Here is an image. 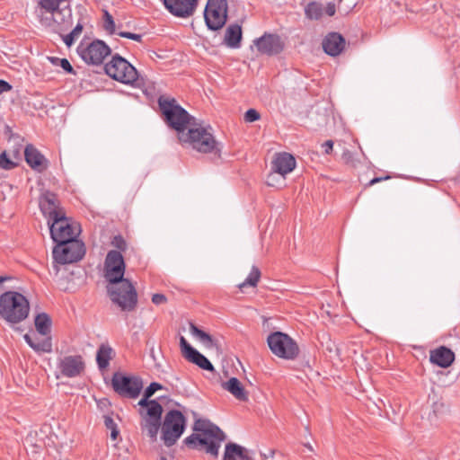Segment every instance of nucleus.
<instances>
[{
  "label": "nucleus",
  "instance_id": "1",
  "mask_svg": "<svg viewBox=\"0 0 460 460\" xmlns=\"http://www.w3.org/2000/svg\"><path fill=\"white\" fill-rule=\"evenodd\" d=\"M192 429L194 433L187 437L183 443L189 448L204 451L213 458H217L221 443L226 439V433L206 419H197Z\"/></svg>",
  "mask_w": 460,
  "mask_h": 460
},
{
  "label": "nucleus",
  "instance_id": "2",
  "mask_svg": "<svg viewBox=\"0 0 460 460\" xmlns=\"http://www.w3.org/2000/svg\"><path fill=\"white\" fill-rule=\"evenodd\" d=\"M179 141L189 145L194 150L202 154H213L221 156L222 145L214 137L211 126L203 127L195 121L188 131L181 133Z\"/></svg>",
  "mask_w": 460,
  "mask_h": 460
},
{
  "label": "nucleus",
  "instance_id": "3",
  "mask_svg": "<svg viewBox=\"0 0 460 460\" xmlns=\"http://www.w3.org/2000/svg\"><path fill=\"white\" fill-rule=\"evenodd\" d=\"M159 109L165 123L178 133V138L184 133L187 128L195 124L196 119L182 108L174 98L160 96L158 99Z\"/></svg>",
  "mask_w": 460,
  "mask_h": 460
},
{
  "label": "nucleus",
  "instance_id": "4",
  "mask_svg": "<svg viewBox=\"0 0 460 460\" xmlns=\"http://www.w3.org/2000/svg\"><path fill=\"white\" fill-rule=\"evenodd\" d=\"M30 305L21 293L6 291L0 296V316L10 323H18L27 318Z\"/></svg>",
  "mask_w": 460,
  "mask_h": 460
},
{
  "label": "nucleus",
  "instance_id": "5",
  "mask_svg": "<svg viewBox=\"0 0 460 460\" xmlns=\"http://www.w3.org/2000/svg\"><path fill=\"white\" fill-rule=\"evenodd\" d=\"M106 290L111 301L121 311L132 312L137 305V293L128 279H122L116 284L106 285Z\"/></svg>",
  "mask_w": 460,
  "mask_h": 460
},
{
  "label": "nucleus",
  "instance_id": "6",
  "mask_svg": "<svg viewBox=\"0 0 460 460\" xmlns=\"http://www.w3.org/2000/svg\"><path fill=\"white\" fill-rule=\"evenodd\" d=\"M103 68L107 75L124 84L134 85L139 77L136 67L119 54L112 56Z\"/></svg>",
  "mask_w": 460,
  "mask_h": 460
},
{
  "label": "nucleus",
  "instance_id": "7",
  "mask_svg": "<svg viewBox=\"0 0 460 460\" xmlns=\"http://www.w3.org/2000/svg\"><path fill=\"white\" fill-rule=\"evenodd\" d=\"M267 344L275 356L287 360H294L300 349L296 341L282 332H273L267 337Z\"/></svg>",
  "mask_w": 460,
  "mask_h": 460
},
{
  "label": "nucleus",
  "instance_id": "8",
  "mask_svg": "<svg viewBox=\"0 0 460 460\" xmlns=\"http://www.w3.org/2000/svg\"><path fill=\"white\" fill-rule=\"evenodd\" d=\"M186 428V418L178 410L169 411L164 418L161 438L168 447L173 446L183 434Z\"/></svg>",
  "mask_w": 460,
  "mask_h": 460
},
{
  "label": "nucleus",
  "instance_id": "9",
  "mask_svg": "<svg viewBox=\"0 0 460 460\" xmlns=\"http://www.w3.org/2000/svg\"><path fill=\"white\" fill-rule=\"evenodd\" d=\"M49 225L54 243L75 240L81 233L80 224L66 217L65 213L52 219Z\"/></svg>",
  "mask_w": 460,
  "mask_h": 460
},
{
  "label": "nucleus",
  "instance_id": "10",
  "mask_svg": "<svg viewBox=\"0 0 460 460\" xmlns=\"http://www.w3.org/2000/svg\"><path fill=\"white\" fill-rule=\"evenodd\" d=\"M143 380L137 376H128L115 372L111 377L113 391L120 397L136 399L143 389Z\"/></svg>",
  "mask_w": 460,
  "mask_h": 460
},
{
  "label": "nucleus",
  "instance_id": "11",
  "mask_svg": "<svg viewBox=\"0 0 460 460\" xmlns=\"http://www.w3.org/2000/svg\"><path fill=\"white\" fill-rule=\"evenodd\" d=\"M52 255L56 262L68 264L79 261L85 254L84 243L78 239L56 243Z\"/></svg>",
  "mask_w": 460,
  "mask_h": 460
},
{
  "label": "nucleus",
  "instance_id": "12",
  "mask_svg": "<svg viewBox=\"0 0 460 460\" xmlns=\"http://www.w3.org/2000/svg\"><path fill=\"white\" fill-rule=\"evenodd\" d=\"M42 26L62 36L73 24L72 9L69 3L63 4L49 15L43 16L40 22Z\"/></svg>",
  "mask_w": 460,
  "mask_h": 460
},
{
  "label": "nucleus",
  "instance_id": "13",
  "mask_svg": "<svg viewBox=\"0 0 460 460\" xmlns=\"http://www.w3.org/2000/svg\"><path fill=\"white\" fill-rule=\"evenodd\" d=\"M227 8L226 0L208 1L204 10V19L209 30L218 31L223 28L227 20Z\"/></svg>",
  "mask_w": 460,
  "mask_h": 460
},
{
  "label": "nucleus",
  "instance_id": "14",
  "mask_svg": "<svg viewBox=\"0 0 460 460\" xmlns=\"http://www.w3.org/2000/svg\"><path fill=\"white\" fill-rule=\"evenodd\" d=\"M77 53L86 64L101 65L111 55V49L103 40H94L87 45L80 43Z\"/></svg>",
  "mask_w": 460,
  "mask_h": 460
},
{
  "label": "nucleus",
  "instance_id": "15",
  "mask_svg": "<svg viewBox=\"0 0 460 460\" xmlns=\"http://www.w3.org/2000/svg\"><path fill=\"white\" fill-rule=\"evenodd\" d=\"M125 269L126 265L121 252L116 250L110 251L106 255L103 269L107 285L116 284L126 279L124 278Z\"/></svg>",
  "mask_w": 460,
  "mask_h": 460
},
{
  "label": "nucleus",
  "instance_id": "16",
  "mask_svg": "<svg viewBox=\"0 0 460 460\" xmlns=\"http://www.w3.org/2000/svg\"><path fill=\"white\" fill-rule=\"evenodd\" d=\"M57 368L62 376L75 378L84 374L85 362L81 355H66L58 358Z\"/></svg>",
  "mask_w": 460,
  "mask_h": 460
},
{
  "label": "nucleus",
  "instance_id": "17",
  "mask_svg": "<svg viewBox=\"0 0 460 460\" xmlns=\"http://www.w3.org/2000/svg\"><path fill=\"white\" fill-rule=\"evenodd\" d=\"M253 42L258 51L267 56L279 54L285 46L280 36L271 33H264L261 37L254 40Z\"/></svg>",
  "mask_w": 460,
  "mask_h": 460
},
{
  "label": "nucleus",
  "instance_id": "18",
  "mask_svg": "<svg viewBox=\"0 0 460 460\" xmlns=\"http://www.w3.org/2000/svg\"><path fill=\"white\" fill-rule=\"evenodd\" d=\"M140 415L143 417L141 427L142 429L146 432V435L152 441H155L159 429H162L161 419L163 410H158L156 407H153L150 410V414H144V411H139Z\"/></svg>",
  "mask_w": 460,
  "mask_h": 460
},
{
  "label": "nucleus",
  "instance_id": "19",
  "mask_svg": "<svg viewBox=\"0 0 460 460\" xmlns=\"http://www.w3.org/2000/svg\"><path fill=\"white\" fill-rule=\"evenodd\" d=\"M39 203L41 212L49 218L48 223H50L52 219L65 213L60 207L58 196L49 190H45L41 193Z\"/></svg>",
  "mask_w": 460,
  "mask_h": 460
},
{
  "label": "nucleus",
  "instance_id": "20",
  "mask_svg": "<svg viewBox=\"0 0 460 460\" xmlns=\"http://www.w3.org/2000/svg\"><path fill=\"white\" fill-rule=\"evenodd\" d=\"M180 347L183 357L190 362L199 366L204 370L214 372L215 368L211 362L199 351L194 349L183 337H180Z\"/></svg>",
  "mask_w": 460,
  "mask_h": 460
},
{
  "label": "nucleus",
  "instance_id": "21",
  "mask_svg": "<svg viewBox=\"0 0 460 460\" xmlns=\"http://www.w3.org/2000/svg\"><path fill=\"white\" fill-rule=\"evenodd\" d=\"M164 4L172 15L187 18L195 12L198 0H164Z\"/></svg>",
  "mask_w": 460,
  "mask_h": 460
},
{
  "label": "nucleus",
  "instance_id": "22",
  "mask_svg": "<svg viewBox=\"0 0 460 460\" xmlns=\"http://www.w3.org/2000/svg\"><path fill=\"white\" fill-rule=\"evenodd\" d=\"M23 153L25 161L31 169L41 172L48 168V160L33 145L28 144Z\"/></svg>",
  "mask_w": 460,
  "mask_h": 460
},
{
  "label": "nucleus",
  "instance_id": "23",
  "mask_svg": "<svg viewBox=\"0 0 460 460\" xmlns=\"http://www.w3.org/2000/svg\"><path fill=\"white\" fill-rule=\"evenodd\" d=\"M345 39L338 32H330L322 42L324 52L332 57L341 54L345 48Z\"/></svg>",
  "mask_w": 460,
  "mask_h": 460
},
{
  "label": "nucleus",
  "instance_id": "24",
  "mask_svg": "<svg viewBox=\"0 0 460 460\" xmlns=\"http://www.w3.org/2000/svg\"><path fill=\"white\" fill-rule=\"evenodd\" d=\"M296 167V160L294 156L288 153H279L272 161L271 170L281 175L283 178L286 174L291 172Z\"/></svg>",
  "mask_w": 460,
  "mask_h": 460
},
{
  "label": "nucleus",
  "instance_id": "25",
  "mask_svg": "<svg viewBox=\"0 0 460 460\" xmlns=\"http://www.w3.org/2000/svg\"><path fill=\"white\" fill-rule=\"evenodd\" d=\"M254 460L252 451L236 443L229 442L225 447L222 460Z\"/></svg>",
  "mask_w": 460,
  "mask_h": 460
},
{
  "label": "nucleus",
  "instance_id": "26",
  "mask_svg": "<svg viewBox=\"0 0 460 460\" xmlns=\"http://www.w3.org/2000/svg\"><path fill=\"white\" fill-rule=\"evenodd\" d=\"M430 362L443 368H447L451 366L455 360V353L445 346L430 351L429 355Z\"/></svg>",
  "mask_w": 460,
  "mask_h": 460
},
{
  "label": "nucleus",
  "instance_id": "27",
  "mask_svg": "<svg viewBox=\"0 0 460 460\" xmlns=\"http://www.w3.org/2000/svg\"><path fill=\"white\" fill-rule=\"evenodd\" d=\"M243 38L242 27L237 24H230L225 33L224 43L231 49H238Z\"/></svg>",
  "mask_w": 460,
  "mask_h": 460
},
{
  "label": "nucleus",
  "instance_id": "28",
  "mask_svg": "<svg viewBox=\"0 0 460 460\" xmlns=\"http://www.w3.org/2000/svg\"><path fill=\"white\" fill-rule=\"evenodd\" d=\"M68 4L67 0H40L38 2V7L36 10L39 21H41L43 16H48L53 13L56 10L61 7L63 4Z\"/></svg>",
  "mask_w": 460,
  "mask_h": 460
},
{
  "label": "nucleus",
  "instance_id": "29",
  "mask_svg": "<svg viewBox=\"0 0 460 460\" xmlns=\"http://www.w3.org/2000/svg\"><path fill=\"white\" fill-rule=\"evenodd\" d=\"M223 388L233 394L237 400L241 402L248 401V393L245 391L243 385L236 377H231L227 382L223 383Z\"/></svg>",
  "mask_w": 460,
  "mask_h": 460
},
{
  "label": "nucleus",
  "instance_id": "30",
  "mask_svg": "<svg viewBox=\"0 0 460 460\" xmlns=\"http://www.w3.org/2000/svg\"><path fill=\"white\" fill-rule=\"evenodd\" d=\"M27 344L36 352H51L52 351V342L50 337H46L44 339L33 338L29 333H26L23 336Z\"/></svg>",
  "mask_w": 460,
  "mask_h": 460
},
{
  "label": "nucleus",
  "instance_id": "31",
  "mask_svg": "<svg viewBox=\"0 0 460 460\" xmlns=\"http://www.w3.org/2000/svg\"><path fill=\"white\" fill-rule=\"evenodd\" d=\"M113 356V349L108 343H102L96 352V362L99 369H106Z\"/></svg>",
  "mask_w": 460,
  "mask_h": 460
},
{
  "label": "nucleus",
  "instance_id": "32",
  "mask_svg": "<svg viewBox=\"0 0 460 460\" xmlns=\"http://www.w3.org/2000/svg\"><path fill=\"white\" fill-rule=\"evenodd\" d=\"M51 323L52 321L49 315L46 313H40L37 314L34 320V324L37 332L43 336H47L48 334L50 333Z\"/></svg>",
  "mask_w": 460,
  "mask_h": 460
},
{
  "label": "nucleus",
  "instance_id": "33",
  "mask_svg": "<svg viewBox=\"0 0 460 460\" xmlns=\"http://www.w3.org/2000/svg\"><path fill=\"white\" fill-rule=\"evenodd\" d=\"M5 135H8L9 152L14 158H19L22 149L23 138L13 132H5Z\"/></svg>",
  "mask_w": 460,
  "mask_h": 460
},
{
  "label": "nucleus",
  "instance_id": "34",
  "mask_svg": "<svg viewBox=\"0 0 460 460\" xmlns=\"http://www.w3.org/2000/svg\"><path fill=\"white\" fill-rule=\"evenodd\" d=\"M190 331L192 335L197 337L208 348L217 346V341L210 334L197 327L193 323H190Z\"/></svg>",
  "mask_w": 460,
  "mask_h": 460
},
{
  "label": "nucleus",
  "instance_id": "35",
  "mask_svg": "<svg viewBox=\"0 0 460 460\" xmlns=\"http://www.w3.org/2000/svg\"><path fill=\"white\" fill-rule=\"evenodd\" d=\"M190 331L192 335L197 337L208 348L217 346V341L210 334L197 327L193 323H190Z\"/></svg>",
  "mask_w": 460,
  "mask_h": 460
},
{
  "label": "nucleus",
  "instance_id": "36",
  "mask_svg": "<svg viewBox=\"0 0 460 460\" xmlns=\"http://www.w3.org/2000/svg\"><path fill=\"white\" fill-rule=\"evenodd\" d=\"M323 8L321 3L313 1L305 7V14L309 20H319L323 16Z\"/></svg>",
  "mask_w": 460,
  "mask_h": 460
},
{
  "label": "nucleus",
  "instance_id": "37",
  "mask_svg": "<svg viewBox=\"0 0 460 460\" xmlns=\"http://www.w3.org/2000/svg\"><path fill=\"white\" fill-rule=\"evenodd\" d=\"M261 273L258 267L252 266L250 274L243 282L238 285L239 289L243 290L245 287L250 286L255 288L260 281Z\"/></svg>",
  "mask_w": 460,
  "mask_h": 460
},
{
  "label": "nucleus",
  "instance_id": "38",
  "mask_svg": "<svg viewBox=\"0 0 460 460\" xmlns=\"http://www.w3.org/2000/svg\"><path fill=\"white\" fill-rule=\"evenodd\" d=\"M49 61L55 66H60L66 73L75 75L72 65L66 58H60L58 57H48Z\"/></svg>",
  "mask_w": 460,
  "mask_h": 460
},
{
  "label": "nucleus",
  "instance_id": "39",
  "mask_svg": "<svg viewBox=\"0 0 460 460\" xmlns=\"http://www.w3.org/2000/svg\"><path fill=\"white\" fill-rule=\"evenodd\" d=\"M83 29H84L83 24L77 23L76 26L71 31L70 33H68L66 35L62 34L61 37H62L65 44L67 47H71L73 45V43L75 42V39L78 38L80 36V34L82 33Z\"/></svg>",
  "mask_w": 460,
  "mask_h": 460
},
{
  "label": "nucleus",
  "instance_id": "40",
  "mask_svg": "<svg viewBox=\"0 0 460 460\" xmlns=\"http://www.w3.org/2000/svg\"><path fill=\"white\" fill-rule=\"evenodd\" d=\"M150 398H151L150 396L143 394L142 399L137 403L141 408H146V412H144V414H146V415L150 414V410L153 407H156V408H158V410L159 409L163 410L162 405L156 400H150Z\"/></svg>",
  "mask_w": 460,
  "mask_h": 460
},
{
  "label": "nucleus",
  "instance_id": "41",
  "mask_svg": "<svg viewBox=\"0 0 460 460\" xmlns=\"http://www.w3.org/2000/svg\"><path fill=\"white\" fill-rule=\"evenodd\" d=\"M103 420L105 427L111 430V439L116 440L119 434V431L113 418L111 415H104Z\"/></svg>",
  "mask_w": 460,
  "mask_h": 460
},
{
  "label": "nucleus",
  "instance_id": "42",
  "mask_svg": "<svg viewBox=\"0 0 460 460\" xmlns=\"http://www.w3.org/2000/svg\"><path fill=\"white\" fill-rule=\"evenodd\" d=\"M17 163L11 160L7 155L6 152L4 151L0 154V168L4 170H12L17 166Z\"/></svg>",
  "mask_w": 460,
  "mask_h": 460
},
{
  "label": "nucleus",
  "instance_id": "43",
  "mask_svg": "<svg viewBox=\"0 0 460 460\" xmlns=\"http://www.w3.org/2000/svg\"><path fill=\"white\" fill-rule=\"evenodd\" d=\"M103 17H104V23H103L104 30L108 33L113 34L115 32V22H114L113 17L111 16V14L109 13L108 11H104Z\"/></svg>",
  "mask_w": 460,
  "mask_h": 460
},
{
  "label": "nucleus",
  "instance_id": "44",
  "mask_svg": "<svg viewBox=\"0 0 460 460\" xmlns=\"http://www.w3.org/2000/svg\"><path fill=\"white\" fill-rule=\"evenodd\" d=\"M163 388H164V386L161 384L156 383V382H152L146 388V390L144 391V394L146 395H148V396L152 397L156 391L162 390Z\"/></svg>",
  "mask_w": 460,
  "mask_h": 460
},
{
  "label": "nucleus",
  "instance_id": "45",
  "mask_svg": "<svg viewBox=\"0 0 460 460\" xmlns=\"http://www.w3.org/2000/svg\"><path fill=\"white\" fill-rule=\"evenodd\" d=\"M260 113L254 109H249L244 114L246 122H254L260 119Z\"/></svg>",
  "mask_w": 460,
  "mask_h": 460
},
{
  "label": "nucleus",
  "instance_id": "46",
  "mask_svg": "<svg viewBox=\"0 0 460 460\" xmlns=\"http://www.w3.org/2000/svg\"><path fill=\"white\" fill-rule=\"evenodd\" d=\"M342 161L347 164H354V155L351 151L344 149L341 155Z\"/></svg>",
  "mask_w": 460,
  "mask_h": 460
},
{
  "label": "nucleus",
  "instance_id": "47",
  "mask_svg": "<svg viewBox=\"0 0 460 460\" xmlns=\"http://www.w3.org/2000/svg\"><path fill=\"white\" fill-rule=\"evenodd\" d=\"M111 243L119 250L124 251L126 249V242L120 235L114 236Z\"/></svg>",
  "mask_w": 460,
  "mask_h": 460
},
{
  "label": "nucleus",
  "instance_id": "48",
  "mask_svg": "<svg viewBox=\"0 0 460 460\" xmlns=\"http://www.w3.org/2000/svg\"><path fill=\"white\" fill-rule=\"evenodd\" d=\"M118 35L122 38L130 39V40H133L136 41H141V40H142L141 34H137V33H132V32H128V31H119V32H118Z\"/></svg>",
  "mask_w": 460,
  "mask_h": 460
},
{
  "label": "nucleus",
  "instance_id": "49",
  "mask_svg": "<svg viewBox=\"0 0 460 460\" xmlns=\"http://www.w3.org/2000/svg\"><path fill=\"white\" fill-rule=\"evenodd\" d=\"M152 302L156 305L165 304L167 302V297L164 294H154L152 296Z\"/></svg>",
  "mask_w": 460,
  "mask_h": 460
},
{
  "label": "nucleus",
  "instance_id": "50",
  "mask_svg": "<svg viewBox=\"0 0 460 460\" xmlns=\"http://www.w3.org/2000/svg\"><path fill=\"white\" fill-rule=\"evenodd\" d=\"M13 86L5 80L0 79V94L10 92Z\"/></svg>",
  "mask_w": 460,
  "mask_h": 460
},
{
  "label": "nucleus",
  "instance_id": "51",
  "mask_svg": "<svg viewBox=\"0 0 460 460\" xmlns=\"http://www.w3.org/2000/svg\"><path fill=\"white\" fill-rule=\"evenodd\" d=\"M323 147L324 149V153L326 155L331 154L333 148V141L332 140H327L323 144Z\"/></svg>",
  "mask_w": 460,
  "mask_h": 460
},
{
  "label": "nucleus",
  "instance_id": "52",
  "mask_svg": "<svg viewBox=\"0 0 460 460\" xmlns=\"http://www.w3.org/2000/svg\"><path fill=\"white\" fill-rule=\"evenodd\" d=\"M335 4L333 3H328L326 6V13L329 16H333L335 14Z\"/></svg>",
  "mask_w": 460,
  "mask_h": 460
},
{
  "label": "nucleus",
  "instance_id": "53",
  "mask_svg": "<svg viewBox=\"0 0 460 460\" xmlns=\"http://www.w3.org/2000/svg\"><path fill=\"white\" fill-rule=\"evenodd\" d=\"M387 179H390V176H385V177H375L373 178L369 182H368V186H372L376 183H378V182H381L382 181H385V180H387Z\"/></svg>",
  "mask_w": 460,
  "mask_h": 460
},
{
  "label": "nucleus",
  "instance_id": "54",
  "mask_svg": "<svg viewBox=\"0 0 460 460\" xmlns=\"http://www.w3.org/2000/svg\"><path fill=\"white\" fill-rule=\"evenodd\" d=\"M276 172H273V171L269 174L267 183L270 186H274V178H275Z\"/></svg>",
  "mask_w": 460,
  "mask_h": 460
},
{
  "label": "nucleus",
  "instance_id": "55",
  "mask_svg": "<svg viewBox=\"0 0 460 460\" xmlns=\"http://www.w3.org/2000/svg\"><path fill=\"white\" fill-rule=\"evenodd\" d=\"M305 447H307L310 451H314L313 447L309 443L304 444Z\"/></svg>",
  "mask_w": 460,
  "mask_h": 460
},
{
  "label": "nucleus",
  "instance_id": "56",
  "mask_svg": "<svg viewBox=\"0 0 460 460\" xmlns=\"http://www.w3.org/2000/svg\"><path fill=\"white\" fill-rule=\"evenodd\" d=\"M7 279H9V278H8V277H3V276H2V277H0V285H1L4 281H5V280H7Z\"/></svg>",
  "mask_w": 460,
  "mask_h": 460
},
{
  "label": "nucleus",
  "instance_id": "57",
  "mask_svg": "<svg viewBox=\"0 0 460 460\" xmlns=\"http://www.w3.org/2000/svg\"><path fill=\"white\" fill-rule=\"evenodd\" d=\"M161 460H166V458L163 456V457H161Z\"/></svg>",
  "mask_w": 460,
  "mask_h": 460
},
{
  "label": "nucleus",
  "instance_id": "58",
  "mask_svg": "<svg viewBox=\"0 0 460 460\" xmlns=\"http://www.w3.org/2000/svg\"><path fill=\"white\" fill-rule=\"evenodd\" d=\"M342 2V0H339V4H341Z\"/></svg>",
  "mask_w": 460,
  "mask_h": 460
}]
</instances>
